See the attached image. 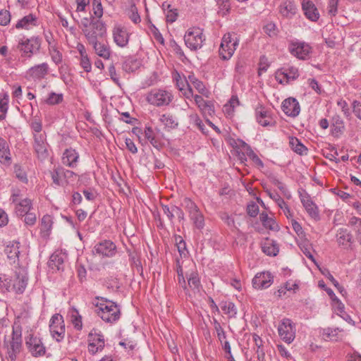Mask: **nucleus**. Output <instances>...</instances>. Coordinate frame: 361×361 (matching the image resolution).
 <instances>
[{
	"mask_svg": "<svg viewBox=\"0 0 361 361\" xmlns=\"http://www.w3.org/2000/svg\"><path fill=\"white\" fill-rule=\"evenodd\" d=\"M95 300L97 314L103 321L112 324L119 319L121 311L116 303L105 298L97 297Z\"/></svg>",
	"mask_w": 361,
	"mask_h": 361,
	"instance_id": "obj_1",
	"label": "nucleus"
},
{
	"mask_svg": "<svg viewBox=\"0 0 361 361\" xmlns=\"http://www.w3.org/2000/svg\"><path fill=\"white\" fill-rule=\"evenodd\" d=\"M173 99V92L166 88H153L145 96L147 103L155 107L169 106Z\"/></svg>",
	"mask_w": 361,
	"mask_h": 361,
	"instance_id": "obj_2",
	"label": "nucleus"
},
{
	"mask_svg": "<svg viewBox=\"0 0 361 361\" xmlns=\"http://www.w3.org/2000/svg\"><path fill=\"white\" fill-rule=\"evenodd\" d=\"M4 345L7 348L8 357L15 360L22 347V329L20 326L13 327L11 340H4Z\"/></svg>",
	"mask_w": 361,
	"mask_h": 361,
	"instance_id": "obj_3",
	"label": "nucleus"
},
{
	"mask_svg": "<svg viewBox=\"0 0 361 361\" xmlns=\"http://www.w3.org/2000/svg\"><path fill=\"white\" fill-rule=\"evenodd\" d=\"M90 27L89 29H82L88 43L90 44H95L99 41V38L103 37L106 32L104 23L99 20H95L91 18Z\"/></svg>",
	"mask_w": 361,
	"mask_h": 361,
	"instance_id": "obj_4",
	"label": "nucleus"
},
{
	"mask_svg": "<svg viewBox=\"0 0 361 361\" xmlns=\"http://www.w3.org/2000/svg\"><path fill=\"white\" fill-rule=\"evenodd\" d=\"M182 205L189 213L190 220L192 221L195 227L202 230L204 226V218L197 204L190 198H184Z\"/></svg>",
	"mask_w": 361,
	"mask_h": 361,
	"instance_id": "obj_5",
	"label": "nucleus"
},
{
	"mask_svg": "<svg viewBox=\"0 0 361 361\" xmlns=\"http://www.w3.org/2000/svg\"><path fill=\"white\" fill-rule=\"evenodd\" d=\"M288 50L293 56L300 60L305 61L310 58L312 47L305 42L292 40L288 43Z\"/></svg>",
	"mask_w": 361,
	"mask_h": 361,
	"instance_id": "obj_6",
	"label": "nucleus"
},
{
	"mask_svg": "<svg viewBox=\"0 0 361 361\" xmlns=\"http://www.w3.org/2000/svg\"><path fill=\"white\" fill-rule=\"evenodd\" d=\"M255 118L256 122L262 127H275L276 125L272 111L260 104L255 107Z\"/></svg>",
	"mask_w": 361,
	"mask_h": 361,
	"instance_id": "obj_7",
	"label": "nucleus"
},
{
	"mask_svg": "<svg viewBox=\"0 0 361 361\" xmlns=\"http://www.w3.org/2000/svg\"><path fill=\"white\" fill-rule=\"evenodd\" d=\"M41 47V39L39 37H32L25 40H21L18 44V49L21 56L30 59L32 55L39 51Z\"/></svg>",
	"mask_w": 361,
	"mask_h": 361,
	"instance_id": "obj_8",
	"label": "nucleus"
},
{
	"mask_svg": "<svg viewBox=\"0 0 361 361\" xmlns=\"http://www.w3.org/2000/svg\"><path fill=\"white\" fill-rule=\"evenodd\" d=\"M204 40L202 30L199 27L188 30L184 36L185 45L192 51L200 49Z\"/></svg>",
	"mask_w": 361,
	"mask_h": 361,
	"instance_id": "obj_9",
	"label": "nucleus"
},
{
	"mask_svg": "<svg viewBox=\"0 0 361 361\" xmlns=\"http://www.w3.org/2000/svg\"><path fill=\"white\" fill-rule=\"evenodd\" d=\"M298 68L295 66L286 65L278 69L275 73V78L280 84L286 85L295 80L299 77Z\"/></svg>",
	"mask_w": 361,
	"mask_h": 361,
	"instance_id": "obj_10",
	"label": "nucleus"
},
{
	"mask_svg": "<svg viewBox=\"0 0 361 361\" xmlns=\"http://www.w3.org/2000/svg\"><path fill=\"white\" fill-rule=\"evenodd\" d=\"M49 331L52 337L57 342H61L63 339L66 329L63 318L61 314H55L51 317Z\"/></svg>",
	"mask_w": 361,
	"mask_h": 361,
	"instance_id": "obj_11",
	"label": "nucleus"
},
{
	"mask_svg": "<svg viewBox=\"0 0 361 361\" xmlns=\"http://www.w3.org/2000/svg\"><path fill=\"white\" fill-rule=\"evenodd\" d=\"M278 332L280 338L286 343H290L295 337V329L293 322L285 318L279 324Z\"/></svg>",
	"mask_w": 361,
	"mask_h": 361,
	"instance_id": "obj_12",
	"label": "nucleus"
},
{
	"mask_svg": "<svg viewBox=\"0 0 361 361\" xmlns=\"http://www.w3.org/2000/svg\"><path fill=\"white\" fill-rule=\"evenodd\" d=\"M237 45V41L232 39L229 33L224 35L219 47V55L221 59L224 60L229 59L233 54Z\"/></svg>",
	"mask_w": 361,
	"mask_h": 361,
	"instance_id": "obj_13",
	"label": "nucleus"
},
{
	"mask_svg": "<svg viewBox=\"0 0 361 361\" xmlns=\"http://www.w3.org/2000/svg\"><path fill=\"white\" fill-rule=\"evenodd\" d=\"M33 147L38 159L44 160L48 157V143L47 142L46 133L33 134Z\"/></svg>",
	"mask_w": 361,
	"mask_h": 361,
	"instance_id": "obj_14",
	"label": "nucleus"
},
{
	"mask_svg": "<svg viewBox=\"0 0 361 361\" xmlns=\"http://www.w3.org/2000/svg\"><path fill=\"white\" fill-rule=\"evenodd\" d=\"M92 252L102 257H112L116 253V246L112 241L104 240L94 246Z\"/></svg>",
	"mask_w": 361,
	"mask_h": 361,
	"instance_id": "obj_15",
	"label": "nucleus"
},
{
	"mask_svg": "<svg viewBox=\"0 0 361 361\" xmlns=\"http://www.w3.org/2000/svg\"><path fill=\"white\" fill-rule=\"evenodd\" d=\"M49 71V65L44 62L30 68L25 73V78L28 80H40L45 78Z\"/></svg>",
	"mask_w": 361,
	"mask_h": 361,
	"instance_id": "obj_16",
	"label": "nucleus"
},
{
	"mask_svg": "<svg viewBox=\"0 0 361 361\" xmlns=\"http://www.w3.org/2000/svg\"><path fill=\"white\" fill-rule=\"evenodd\" d=\"M300 201L309 216L317 221L320 220L319 210L317 204L313 202L311 197L305 193L300 195Z\"/></svg>",
	"mask_w": 361,
	"mask_h": 361,
	"instance_id": "obj_17",
	"label": "nucleus"
},
{
	"mask_svg": "<svg viewBox=\"0 0 361 361\" xmlns=\"http://www.w3.org/2000/svg\"><path fill=\"white\" fill-rule=\"evenodd\" d=\"M25 345L33 357H37L45 354V347L39 338L30 335L27 338Z\"/></svg>",
	"mask_w": 361,
	"mask_h": 361,
	"instance_id": "obj_18",
	"label": "nucleus"
},
{
	"mask_svg": "<svg viewBox=\"0 0 361 361\" xmlns=\"http://www.w3.org/2000/svg\"><path fill=\"white\" fill-rule=\"evenodd\" d=\"M66 260L67 255L61 250H56L50 256L48 266L53 271H63Z\"/></svg>",
	"mask_w": 361,
	"mask_h": 361,
	"instance_id": "obj_19",
	"label": "nucleus"
},
{
	"mask_svg": "<svg viewBox=\"0 0 361 361\" xmlns=\"http://www.w3.org/2000/svg\"><path fill=\"white\" fill-rule=\"evenodd\" d=\"M281 110L286 116L295 118L300 112V106L295 98L288 97L283 101Z\"/></svg>",
	"mask_w": 361,
	"mask_h": 361,
	"instance_id": "obj_20",
	"label": "nucleus"
},
{
	"mask_svg": "<svg viewBox=\"0 0 361 361\" xmlns=\"http://www.w3.org/2000/svg\"><path fill=\"white\" fill-rule=\"evenodd\" d=\"M274 281V277L269 271L258 273L252 279V286L255 289L269 288Z\"/></svg>",
	"mask_w": 361,
	"mask_h": 361,
	"instance_id": "obj_21",
	"label": "nucleus"
},
{
	"mask_svg": "<svg viewBox=\"0 0 361 361\" xmlns=\"http://www.w3.org/2000/svg\"><path fill=\"white\" fill-rule=\"evenodd\" d=\"M12 202L15 204V211L18 216H23L25 214L30 212L32 203L27 198H20L18 195L13 194L11 198Z\"/></svg>",
	"mask_w": 361,
	"mask_h": 361,
	"instance_id": "obj_22",
	"label": "nucleus"
},
{
	"mask_svg": "<svg viewBox=\"0 0 361 361\" xmlns=\"http://www.w3.org/2000/svg\"><path fill=\"white\" fill-rule=\"evenodd\" d=\"M113 37L114 42L120 47H125L128 44L129 33L125 27L121 25L114 27Z\"/></svg>",
	"mask_w": 361,
	"mask_h": 361,
	"instance_id": "obj_23",
	"label": "nucleus"
},
{
	"mask_svg": "<svg viewBox=\"0 0 361 361\" xmlns=\"http://www.w3.org/2000/svg\"><path fill=\"white\" fill-rule=\"evenodd\" d=\"M302 9L305 17L311 21L316 22L319 18V11L314 4L310 0H302Z\"/></svg>",
	"mask_w": 361,
	"mask_h": 361,
	"instance_id": "obj_24",
	"label": "nucleus"
},
{
	"mask_svg": "<svg viewBox=\"0 0 361 361\" xmlns=\"http://www.w3.org/2000/svg\"><path fill=\"white\" fill-rule=\"evenodd\" d=\"M297 6L293 0L283 1L279 7V13L284 18H292L297 13Z\"/></svg>",
	"mask_w": 361,
	"mask_h": 361,
	"instance_id": "obj_25",
	"label": "nucleus"
},
{
	"mask_svg": "<svg viewBox=\"0 0 361 361\" xmlns=\"http://www.w3.org/2000/svg\"><path fill=\"white\" fill-rule=\"evenodd\" d=\"M233 149L235 154L241 164L247 161V155L248 154V145L243 140L238 139L234 140Z\"/></svg>",
	"mask_w": 361,
	"mask_h": 361,
	"instance_id": "obj_26",
	"label": "nucleus"
},
{
	"mask_svg": "<svg viewBox=\"0 0 361 361\" xmlns=\"http://www.w3.org/2000/svg\"><path fill=\"white\" fill-rule=\"evenodd\" d=\"M0 163L6 166H10L12 163L8 143L2 137H0Z\"/></svg>",
	"mask_w": 361,
	"mask_h": 361,
	"instance_id": "obj_27",
	"label": "nucleus"
},
{
	"mask_svg": "<svg viewBox=\"0 0 361 361\" xmlns=\"http://www.w3.org/2000/svg\"><path fill=\"white\" fill-rule=\"evenodd\" d=\"M262 252L270 257H275L279 252V247L276 241L266 238L261 243Z\"/></svg>",
	"mask_w": 361,
	"mask_h": 361,
	"instance_id": "obj_28",
	"label": "nucleus"
},
{
	"mask_svg": "<svg viewBox=\"0 0 361 361\" xmlns=\"http://www.w3.org/2000/svg\"><path fill=\"white\" fill-rule=\"evenodd\" d=\"M79 159V154L75 149L73 148L66 149L62 157L63 164L71 167L75 168Z\"/></svg>",
	"mask_w": 361,
	"mask_h": 361,
	"instance_id": "obj_29",
	"label": "nucleus"
},
{
	"mask_svg": "<svg viewBox=\"0 0 361 361\" xmlns=\"http://www.w3.org/2000/svg\"><path fill=\"white\" fill-rule=\"evenodd\" d=\"M352 238L351 233L346 228H341L337 231L336 240L343 248H348L350 246Z\"/></svg>",
	"mask_w": 361,
	"mask_h": 361,
	"instance_id": "obj_30",
	"label": "nucleus"
},
{
	"mask_svg": "<svg viewBox=\"0 0 361 361\" xmlns=\"http://www.w3.org/2000/svg\"><path fill=\"white\" fill-rule=\"evenodd\" d=\"M37 17L30 13L27 16H24L23 18L19 20L16 24L15 27L16 29H25L28 30L32 26L37 25Z\"/></svg>",
	"mask_w": 361,
	"mask_h": 361,
	"instance_id": "obj_31",
	"label": "nucleus"
},
{
	"mask_svg": "<svg viewBox=\"0 0 361 361\" xmlns=\"http://www.w3.org/2000/svg\"><path fill=\"white\" fill-rule=\"evenodd\" d=\"M259 204L265 207L264 203L255 194L250 191V216H256L259 213Z\"/></svg>",
	"mask_w": 361,
	"mask_h": 361,
	"instance_id": "obj_32",
	"label": "nucleus"
},
{
	"mask_svg": "<svg viewBox=\"0 0 361 361\" xmlns=\"http://www.w3.org/2000/svg\"><path fill=\"white\" fill-rule=\"evenodd\" d=\"M95 53L104 59H109L111 56L110 47L102 42L97 41L95 44H91Z\"/></svg>",
	"mask_w": 361,
	"mask_h": 361,
	"instance_id": "obj_33",
	"label": "nucleus"
},
{
	"mask_svg": "<svg viewBox=\"0 0 361 361\" xmlns=\"http://www.w3.org/2000/svg\"><path fill=\"white\" fill-rule=\"evenodd\" d=\"M270 197L274 200L277 205L283 210L284 214L288 219L293 217V214L290 207L283 200V199L278 193H271L269 195Z\"/></svg>",
	"mask_w": 361,
	"mask_h": 361,
	"instance_id": "obj_34",
	"label": "nucleus"
},
{
	"mask_svg": "<svg viewBox=\"0 0 361 361\" xmlns=\"http://www.w3.org/2000/svg\"><path fill=\"white\" fill-rule=\"evenodd\" d=\"M27 284V277L23 274H16V279L13 284V288L17 293L21 294L24 292Z\"/></svg>",
	"mask_w": 361,
	"mask_h": 361,
	"instance_id": "obj_35",
	"label": "nucleus"
},
{
	"mask_svg": "<svg viewBox=\"0 0 361 361\" xmlns=\"http://www.w3.org/2000/svg\"><path fill=\"white\" fill-rule=\"evenodd\" d=\"M95 336H97V343H95L94 340H90V343L88 344V350L92 355H94L99 351H102L104 347V339L103 335L96 334Z\"/></svg>",
	"mask_w": 361,
	"mask_h": 361,
	"instance_id": "obj_36",
	"label": "nucleus"
},
{
	"mask_svg": "<svg viewBox=\"0 0 361 361\" xmlns=\"http://www.w3.org/2000/svg\"><path fill=\"white\" fill-rule=\"evenodd\" d=\"M51 177L53 180V183L57 186H65L66 180L63 178V168L57 167L51 171Z\"/></svg>",
	"mask_w": 361,
	"mask_h": 361,
	"instance_id": "obj_37",
	"label": "nucleus"
},
{
	"mask_svg": "<svg viewBox=\"0 0 361 361\" xmlns=\"http://www.w3.org/2000/svg\"><path fill=\"white\" fill-rule=\"evenodd\" d=\"M19 248V243H13L11 245H8L5 249V253L8 258L13 260L14 263L18 259Z\"/></svg>",
	"mask_w": 361,
	"mask_h": 361,
	"instance_id": "obj_38",
	"label": "nucleus"
},
{
	"mask_svg": "<svg viewBox=\"0 0 361 361\" xmlns=\"http://www.w3.org/2000/svg\"><path fill=\"white\" fill-rule=\"evenodd\" d=\"M159 121L166 128L174 129L178 126L177 118L171 114H164L160 116Z\"/></svg>",
	"mask_w": 361,
	"mask_h": 361,
	"instance_id": "obj_39",
	"label": "nucleus"
},
{
	"mask_svg": "<svg viewBox=\"0 0 361 361\" xmlns=\"http://www.w3.org/2000/svg\"><path fill=\"white\" fill-rule=\"evenodd\" d=\"M289 145L293 151L300 155H302L307 151V148L295 137H290Z\"/></svg>",
	"mask_w": 361,
	"mask_h": 361,
	"instance_id": "obj_40",
	"label": "nucleus"
},
{
	"mask_svg": "<svg viewBox=\"0 0 361 361\" xmlns=\"http://www.w3.org/2000/svg\"><path fill=\"white\" fill-rule=\"evenodd\" d=\"M144 135L145 139H147L154 147L159 149L161 147V142L156 137L155 133L151 127H145Z\"/></svg>",
	"mask_w": 361,
	"mask_h": 361,
	"instance_id": "obj_41",
	"label": "nucleus"
},
{
	"mask_svg": "<svg viewBox=\"0 0 361 361\" xmlns=\"http://www.w3.org/2000/svg\"><path fill=\"white\" fill-rule=\"evenodd\" d=\"M52 227V220L51 217L49 215H44L40 224V231L41 234L43 237H47L49 234V231H51Z\"/></svg>",
	"mask_w": 361,
	"mask_h": 361,
	"instance_id": "obj_42",
	"label": "nucleus"
},
{
	"mask_svg": "<svg viewBox=\"0 0 361 361\" xmlns=\"http://www.w3.org/2000/svg\"><path fill=\"white\" fill-rule=\"evenodd\" d=\"M259 219L264 228L274 230L278 226L274 219L269 217L266 212L261 213Z\"/></svg>",
	"mask_w": 361,
	"mask_h": 361,
	"instance_id": "obj_43",
	"label": "nucleus"
},
{
	"mask_svg": "<svg viewBox=\"0 0 361 361\" xmlns=\"http://www.w3.org/2000/svg\"><path fill=\"white\" fill-rule=\"evenodd\" d=\"M188 284L189 287L195 291H200L201 286L200 280L198 274L195 271H192L188 277Z\"/></svg>",
	"mask_w": 361,
	"mask_h": 361,
	"instance_id": "obj_44",
	"label": "nucleus"
},
{
	"mask_svg": "<svg viewBox=\"0 0 361 361\" xmlns=\"http://www.w3.org/2000/svg\"><path fill=\"white\" fill-rule=\"evenodd\" d=\"M221 308L224 313L229 317H235L237 314V309L234 303L230 301L222 302Z\"/></svg>",
	"mask_w": 361,
	"mask_h": 361,
	"instance_id": "obj_45",
	"label": "nucleus"
},
{
	"mask_svg": "<svg viewBox=\"0 0 361 361\" xmlns=\"http://www.w3.org/2000/svg\"><path fill=\"white\" fill-rule=\"evenodd\" d=\"M140 66V62L135 59L128 58L123 63V70L126 73H131L136 71Z\"/></svg>",
	"mask_w": 361,
	"mask_h": 361,
	"instance_id": "obj_46",
	"label": "nucleus"
},
{
	"mask_svg": "<svg viewBox=\"0 0 361 361\" xmlns=\"http://www.w3.org/2000/svg\"><path fill=\"white\" fill-rule=\"evenodd\" d=\"M189 84L193 85V87L202 94H204L207 90L202 81L195 78L194 75L188 76Z\"/></svg>",
	"mask_w": 361,
	"mask_h": 361,
	"instance_id": "obj_47",
	"label": "nucleus"
},
{
	"mask_svg": "<svg viewBox=\"0 0 361 361\" xmlns=\"http://www.w3.org/2000/svg\"><path fill=\"white\" fill-rule=\"evenodd\" d=\"M253 341L255 346L257 347V354L259 360H263L264 357V350L263 348V341L257 334H253Z\"/></svg>",
	"mask_w": 361,
	"mask_h": 361,
	"instance_id": "obj_48",
	"label": "nucleus"
},
{
	"mask_svg": "<svg viewBox=\"0 0 361 361\" xmlns=\"http://www.w3.org/2000/svg\"><path fill=\"white\" fill-rule=\"evenodd\" d=\"M264 32L270 37H275L278 35L279 30L276 24L273 22H268L263 27Z\"/></svg>",
	"mask_w": 361,
	"mask_h": 361,
	"instance_id": "obj_49",
	"label": "nucleus"
},
{
	"mask_svg": "<svg viewBox=\"0 0 361 361\" xmlns=\"http://www.w3.org/2000/svg\"><path fill=\"white\" fill-rule=\"evenodd\" d=\"M343 330L339 328L328 327L324 329L323 335L331 341H336L338 333L341 332Z\"/></svg>",
	"mask_w": 361,
	"mask_h": 361,
	"instance_id": "obj_50",
	"label": "nucleus"
},
{
	"mask_svg": "<svg viewBox=\"0 0 361 361\" xmlns=\"http://www.w3.org/2000/svg\"><path fill=\"white\" fill-rule=\"evenodd\" d=\"M250 160L252 161V165L259 170H262L264 167V164L261 158L253 150L250 148Z\"/></svg>",
	"mask_w": 361,
	"mask_h": 361,
	"instance_id": "obj_51",
	"label": "nucleus"
},
{
	"mask_svg": "<svg viewBox=\"0 0 361 361\" xmlns=\"http://www.w3.org/2000/svg\"><path fill=\"white\" fill-rule=\"evenodd\" d=\"M63 99V94H56L55 92H51L49 97L45 100L46 104L49 105H55L62 102Z\"/></svg>",
	"mask_w": 361,
	"mask_h": 361,
	"instance_id": "obj_52",
	"label": "nucleus"
},
{
	"mask_svg": "<svg viewBox=\"0 0 361 361\" xmlns=\"http://www.w3.org/2000/svg\"><path fill=\"white\" fill-rule=\"evenodd\" d=\"M218 6V13L221 16L226 15L230 10V3L228 0H216Z\"/></svg>",
	"mask_w": 361,
	"mask_h": 361,
	"instance_id": "obj_53",
	"label": "nucleus"
},
{
	"mask_svg": "<svg viewBox=\"0 0 361 361\" xmlns=\"http://www.w3.org/2000/svg\"><path fill=\"white\" fill-rule=\"evenodd\" d=\"M49 53L51 60L56 64H59L62 61V54L56 49V46L49 47Z\"/></svg>",
	"mask_w": 361,
	"mask_h": 361,
	"instance_id": "obj_54",
	"label": "nucleus"
},
{
	"mask_svg": "<svg viewBox=\"0 0 361 361\" xmlns=\"http://www.w3.org/2000/svg\"><path fill=\"white\" fill-rule=\"evenodd\" d=\"M333 132L334 133H342L345 126L343 120L339 116L333 118Z\"/></svg>",
	"mask_w": 361,
	"mask_h": 361,
	"instance_id": "obj_55",
	"label": "nucleus"
},
{
	"mask_svg": "<svg viewBox=\"0 0 361 361\" xmlns=\"http://www.w3.org/2000/svg\"><path fill=\"white\" fill-rule=\"evenodd\" d=\"M11 287V279L5 274H0V288L2 292L9 291Z\"/></svg>",
	"mask_w": 361,
	"mask_h": 361,
	"instance_id": "obj_56",
	"label": "nucleus"
},
{
	"mask_svg": "<svg viewBox=\"0 0 361 361\" xmlns=\"http://www.w3.org/2000/svg\"><path fill=\"white\" fill-rule=\"evenodd\" d=\"M213 323L215 331H216L217 337L221 343H223L224 341L226 338V333L221 327L220 323L216 319H214Z\"/></svg>",
	"mask_w": 361,
	"mask_h": 361,
	"instance_id": "obj_57",
	"label": "nucleus"
},
{
	"mask_svg": "<svg viewBox=\"0 0 361 361\" xmlns=\"http://www.w3.org/2000/svg\"><path fill=\"white\" fill-rule=\"evenodd\" d=\"M190 123L197 126L198 129L201 130L203 133H205V126L197 114H192L190 116Z\"/></svg>",
	"mask_w": 361,
	"mask_h": 361,
	"instance_id": "obj_58",
	"label": "nucleus"
},
{
	"mask_svg": "<svg viewBox=\"0 0 361 361\" xmlns=\"http://www.w3.org/2000/svg\"><path fill=\"white\" fill-rule=\"evenodd\" d=\"M162 210L164 214H166L171 222H173V220L175 217V209L176 206L171 205L169 207L168 205L161 204Z\"/></svg>",
	"mask_w": 361,
	"mask_h": 361,
	"instance_id": "obj_59",
	"label": "nucleus"
},
{
	"mask_svg": "<svg viewBox=\"0 0 361 361\" xmlns=\"http://www.w3.org/2000/svg\"><path fill=\"white\" fill-rule=\"evenodd\" d=\"M258 75H261L262 73L266 72L269 67V62L265 56H262L258 63Z\"/></svg>",
	"mask_w": 361,
	"mask_h": 361,
	"instance_id": "obj_60",
	"label": "nucleus"
},
{
	"mask_svg": "<svg viewBox=\"0 0 361 361\" xmlns=\"http://www.w3.org/2000/svg\"><path fill=\"white\" fill-rule=\"evenodd\" d=\"M129 18L135 24L140 22V16L135 4L131 5L129 9Z\"/></svg>",
	"mask_w": 361,
	"mask_h": 361,
	"instance_id": "obj_61",
	"label": "nucleus"
},
{
	"mask_svg": "<svg viewBox=\"0 0 361 361\" xmlns=\"http://www.w3.org/2000/svg\"><path fill=\"white\" fill-rule=\"evenodd\" d=\"M11 13L8 11L2 9L0 11V25H7L11 21Z\"/></svg>",
	"mask_w": 361,
	"mask_h": 361,
	"instance_id": "obj_62",
	"label": "nucleus"
},
{
	"mask_svg": "<svg viewBox=\"0 0 361 361\" xmlns=\"http://www.w3.org/2000/svg\"><path fill=\"white\" fill-rule=\"evenodd\" d=\"M338 0H329L328 1V13L332 16H335L338 13Z\"/></svg>",
	"mask_w": 361,
	"mask_h": 361,
	"instance_id": "obj_63",
	"label": "nucleus"
},
{
	"mask_svg": "<svg viewBox=\"0 0 361 361\" xmlns=\"http://www.w3.org/2000/svg\"><path fill=\"white\" fill-rule=\"evenodd\" d=\"M353 113L356 117L361 120V94L358 100H355L353 102Z\"/></svg>",
	"mask_w": 361,
	"mask_h": 361,
	"instance_id": "obj_64",
	"label": "nucleus"
}]
</instances>
